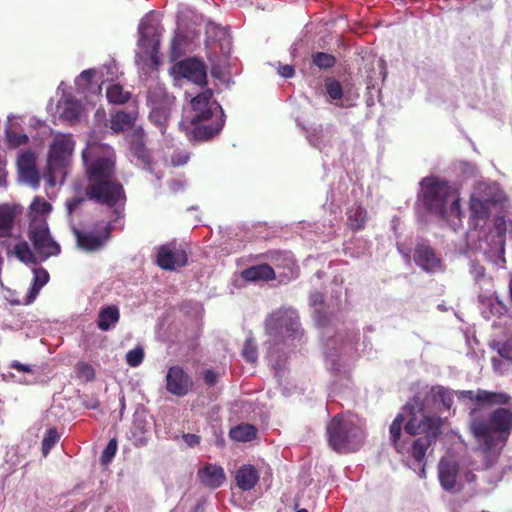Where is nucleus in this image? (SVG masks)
Masks as SVG:
<instances>
[{"mask_svg": "<svg viewBox=\"0 0 512 512\" xmlns=\"http://www.w3.org/2000/svg\"><path fill=\"white\" fill-rule=\"evenodd\" d=\"M311 300L314 304H322L323 303V295L319 292L314 293L311 296Z\"/></svg>", "mask_w": 512, "mask_h": 512, "instance_id": "680f3d73", "label": "nucleus"}, {"mask_svg": "<svg viewBox=\"0 0 512 512\" xmlns=\"http://www.w3.org/2000/svg\"><path fill=\"white\" fill-rule=\"evenodd\" d=\"M499 480H500V476H499V475H497V476H496V478H495V480L488 479V482H489V483H493V482H496V481H499Z\"/></svg>", "mask_w": 512, "mask_h": 512, "instance_id": "69168bd1", "label": "nucleus"}, {"mask_svg": "<svg viewBox=\"0 0 512 512\" xmlns=\"http://www.w3.org/2000/svg\"><path fill=\"white\" fill-rule=\"evenodd\" d=\"M155 262L163 270L174 271L187 265L188 254L182 245L172 241L157 248Z\"/></svg>", "mask_w": 512, "mask_h": 512, "instance_id": "9b49d317", "label": "nucleus"}, {"mask_svg": "<svg viewBox=\"0 0 512 512\" xmlns=\"http://www.w3.org/2000/svg\"><path fill=\"white\" fill-rule=\"evenodd\" d=\"M421 199L425 208L442 219L448 216L447 203L453 197L455 189L446 181H442L435 177H425L420 182Z\"/></svg>", "mask_w": 512, "mask_h": 512, "instance_id": "39448f33", "label": "nucleus"}, {"mask_svg": "<svg viewBox=\"0 0 512 512\" xmlns=\"http://www.w3.org/2000/svg\"><path fill=\"white\" fill-rule=\"evenodd\" d=\"M241 277L247 282H268L276 279V273L272 266L267 263H263L244 269L241 272Z\"/></svg>", "mask_w": 512, "mask_h": 512, "instance_id": "4be33fe9", "label": "nucleus"}, {"mask_svg": "<svg viewBox=\"0 0 512 512\" xmlns=\"http://www.w3.org/2000/svg\"><path fill=\"white\" fill-rule=\"evenodd\" d=\"M264 258L270 261L278 270L279 276L291 280L297 276L298 267L291 252L271 250L264 254Z\"/></svg>", "mask_w": 512, "mask_h": 512, "instance_id": "2eb2a0df", "label": "nucleus"}, {"mask_svg": "<svg viewBox=\"0 0 512 512\" xmlns=\"http://www.w3.org/2000/svg\"><path fill=\"white\" fill-rule=\"evenodd\" d=\"M278 327L284 329L289 334L298 332L299 329V318L293 313H284L277 318Z\"/></svg>", "mask_w": 512, "mask_h": 512, "instance_id": "c9c22d12", "label": "nucleus"}, {"mask_svg": "<svg viewBox=\"0 0 512 512\" xmlns=\"http://www.w3.org/2000/svg\"><path fill=\"white\" fill-rule=\"evenodd\" d=\"M212 97L213 91L206 89L191 100L190 115L182 121L190 141H209L223 129L225 115L220 105H217L220 115L212 119Z\"/></svg>", "mask_w": 512, "mask_h": 512, "instance_id": "7ed1b4c3", "label": "nucleus"}, {"mask_svg": "<svg viewBox=\"0 0 512 512\" xmlns=\"http://www.w3.org/2000/svg\"><path fill=\"white\" fill-rule=\"evenodd\" d=\"M405 412L408 413L409 419L407 420L404 430L411 436L422 435L426 439L436 442L442 434V427L444 419L437 415L428 414L425 412H418L417 409L408 407V403L404 406Z\"/></svg>", "mask_w": 512, "mask_h": 512, "instance_id": "423d86ee", "label": "nucleus"}, {"mask_svg": "<svg viewBox=\"0 0 512 512\" xmlns=\"http://www.w3.org/2000/svg\"><path fill=\"white\" fill-rule=\"evenodd\" d=\"M478 2H479V0H473L472 3L474 5H479L482 11H489L494 6L493 0H485V4L484 5H480Z\"/></svg>", "mask_w": 512, "mask_h": 512, "instance_id": "052dcab7", "label": "nucleus"}, {"mask_svg": "<svg viewBox=\"0 0 512 512\" xmlns=\"http://www.w3.org/2000/svg\"><path fill=\"white\" fill-rule=\"evenodd\" d=\"M60 436L56 428L47 430L42 441V453L47 456L55 444L59 441Z\"/></svg>", "mask_w": 512, "mask_h": 512, "instance_id": "a19ab883", "label": "nucleus"}, {"mask_svg": "<svg viewBox=\"0 0 512 512\" xmlns=\"http://www.w3.org/2000/svg\"><path fill=\"white\" fill-rule=\"evenodd\" d=\"M115 216L113 215V220ZM112 223H115L114 221H110L109 223H106L98 228V234H95L93 232H82V231H75L76 239H77V245L89 252L97 251L101 249L105 243L111 238V233L113 230Z\"/></svg>", "mask_w": 512, "mask_h": 512, "instance_id": "ddd939ff", "label": "nucleus"}, {"mask_svg": "<svg viewBox=\"0 0 512 512\" xmlns=\"http://www.w3.org/2000/svg\"><path fill=\"white\" fill-rule=\"evenodd\" d=\"M147 99L152 106H163L171 104L172 102L171 97L167 94L165 89L160 86L149 89Z\"/></svg>", "mask_w": 512, "mask_h": 512, "instance_id": "72a5a7b5", "label": "nucleus"}, {"mask_svg": "<svg viewBox=\"0 0 512 512\" xmlns=\"http://www.w3.org/2000/svg\"><path fill=\"white\" fill-rule=\"evenodd\" d=\"M471 218L475 221L486 220L490 216L489 203L486 200L471 197L469 202Z\"/></svg>", "mask_w": 512, "mask_h": 512, "instance_id": "473e14b6", "label": "nucleus"}, {"mask_svg": "<svg viewBox=\"0 0 512 512\" xmlns=\"http://www.w3.org/2000/svg\"><path fill=\"white\" fill-rule=\"evenodd\" d=\"M81 106L75 99H66L63 102L61 115L67 120H76L80 115Z\"/></svg>", "mask_w": 512, "mask_h": 512, "instance_id": "4c0bfd02", "label": "nucleus"}, {"mask_svg": "<svg viewBox=\"0 0 512 512\" xmlns=\"http://www.w3.org/2000/svg\"><path fill=\"white\" fill-rule=\"evenodd\" d=\"M190 160V153L181 148H176L170 155H167L164 159L165 165L172 167L184 166Z\"/></svg>", "mask_w": 512, "mask_h": 512, "instance_id": "f704fd0d", "label": "nucleus"}, {"mask_svg": "<svg viewBox=\"0 0 512 512\" xmlns=\"http://www.w3.org/2000/svg\"><path fill=\"white\" fill-rule=\"evenodd\" d=\"M182 438H183L184 442L189 447H194V446L198 445L200 443V440H201L200 436H198L196 434H192V433L183 434Z\"/></svg>", "mask_w": 512, "mask_h": 512, "instance_id": "5fc2aeb1", "label": "nucleus"}, {"mask_svg": "<svg viewBox=\"0 0 512 512\" xmlns=\"http://www.w3.org/2000/svg\"><path fill=\"white\" fill-rule=\"evenodd\" d=\"M229 436L234 441L249 442L256 438L257 429L251 424H240L230 430Z\"/></svg>", "mask_w": 512, "mask_h": 512, "instance_id": "2f4dec72", "label": "nucleus"}, {"mask_svg": "<svg viewBox=\"0 0 512 512\" xmlns=\"http://www.w3.org/2000/svg\"><path fill=\"white\" fill-rule=\"evenodd\" d=\"M404 422V416L403 414H398L394 420L392 421L390 427H389V433H390V440L395 448V450L403 451L406 450L405 446L403 444L406 440H401V434H402V426Z\"/></svg>", "mask_w": 512, "mask_h": 512, "instance_id": "c756f323", "label": "nucleus"}, {"mask_svg": "<svg viewBox=\"0 0 512 512\" xmlns=\"http://www.w3.org/2000/svg\"><path fill=\"white\" fill-rule=\"evenodd\" d=\"M450 200H451V204H450V207H449V214L451 216L456 217V218H461L462 211H461V206H460V199L456 195V192L453 194V197H451L449 199V201Z\"/></svg>", "mask_w": 512, "mask_h": 512, "instance_id": "09e8293b", "label": "nucleus"}, {"mask_svg": "<svg viewBox=\"0 0 512 512\" xmlns=\"http://www.w3.org/2000/svg\"><path fill=\"white\" fill-rule=\"evenodd\" d=\"M83 201L82 198L76 197L67 203V209L71 214Z\"/></svg>", "mask_w": 512, "mask_h": 512, "instance_id": "13d9d810", "label": "nucleus"}, {"mask_svg": "<svg viewBox=\"0 0 512 512\" xmlns=\"http://www.w3.org/2000/svg\"><path fill=\"white\" fill-rule=\"evenodd\" d=\"M116 451H117V441H116V439H111L101 454V457H100L101 464L108 465L114 458Z\"/></svg>", "mask_w": 512, "mask_h": 512, "instance_id": "49530a36", "label": "nucleus"}, {"mask_svg": "<svg viewBox=\"0 0 512 512\" xmlns=\"http://www.w3.org/2000/svg\"><path fill=\"white\" fill-rule=\"evenodd\" d=\"M17 210L10 204H0V237L9 236L16 219Z\"/></svg>", "mask_w": 512, "mask_h": 512, "instance_id": "a878e982", "label": "nucleus"}, {"mask_svg": "<svg viewBox=\"0 0 512 512\" xmlns=\"http://www.w3.org/2000/svg\"><path fill=\"white\" fill-rule=\"evenodd\" d=\"M86 165L88 184L86 197L97 204L113 208L117 222L124 217L126 194L123 185L116 178V154L114 149L102 143H93L82 152Z\"/></svg>", "mask_w": 512, "mask_h": 512, "instance_id": "f03ea898", "label": "nucleus"}, {"mask_svg": "<svg viewBox=\"0 0 512 512\" xmlns=\"http://www.w3.org/2000/svg\"><path fill=\"white\" fill-rule=\"evenodd\" d=\"M459 466L456 461L449 458H442L438 464V477L441 486L451 491L456 486Z\"/></svg>", "mask_w": 512, "mask_h": 512, "instance_id": "aec40b11", "label": "nucleus"}, {"mask_svg": "<svg viewBox=\"0 0 512 512\" xmlns=\"http://www.w3.org/2000/svg\"><path fill=\"white\" fill-rule=\"evenodd\" d=\"M10 368H13V369L18 370L19 372H25V373H30L32 371L30 365L22 364L18 361H13L10 364Z\"/></svg>", "mask_w": 512, "mask_h": 512, "instance_id": "4d7b16f0", "label": "nucleus"}, {"mask_svg": "<svg viewBox=\"0 0 512 512\" xmlns=\"http://www.w3.org/2000/svg\"><path fill=\"white\" fill-rule=\"evenodd\" d=\"M32 209L35 210L36 212L38 213H48L50 212L52 206L49 202L43 200V199H40V198H36L33 203H32Z\"/></svg>", "mask_w": 512, "mask_h": 512, "instance_id": "3c124183", "label": "nucleus"}, {"mask_svg": "<svg viewBox=\"0 0 512 512\" xmlns=\"http://www.w3.org/2000/svg\"><path fill=\"white\" fill-rule=\"evenodd\" d=\"M192 51V38L185 31L177 30L169 44V60L179 61L182 56Z\"/></svg>", "mask_w": 512, "mask_h": 512, "instance_id": "6ab92c4d", "label": "nucleus"}, {"mask_svg": "<svg viewBox=\"0 0 512 512\" xmlns=\"http://www.w3.org/2000/svg\"><path fill=\"white\" fill-rule=\"evenodd\" d=\"M346 216L347 226L353 232H358L365 228L368 220V214L367 210L363 206L359 204H353L347 209Z\"/></svg>", "mask_w": 512, "mask_h": 512, "instance_id": "393cba45", "label": "nucleus"}, {"mask_svg": "<svg viewBox=\"0 0 512 512\" xmlns=\"http://www.w3.org/2000/svg\"><path fill=\"white\" fill-rule=\"evenodd\" d=\"M218 378V373L211 369L205 370L203 372V381L209 387L215 386L218 382Z\"/></svg>", "mask_w": 512, "mask_h": 512, "instance_id": "603ef678", "label": "nucleus"}, {"mask_svg": "<svg viewBox=\"0 0 512 512\" xmlns=\"http://www.w3.org/2000/svg\"><path fill=\"white\" fill-rule=\"evenodd\" d=\"M242 356L243 358L250 362L255 363L258 359V351H257V345L253 339H247L244 342L243 349H242Z\"/></svg>", "mask_w": 512, "mask_h": 512, "instance_id": "79ce46f5", "label": "nucleus"}, {"mask_svg": "<svg viewBox=\"0 0 512 512\" xmlns=\"http://www.w3.org/2000/svg\"><path fill=\"white\" fill-rule=\"evenodd\" d=\"M49 281V274L44 268H37L34 270V278H33V284L29 288L26 297L23 301H13L12 304L14 305H29L34 302V300L37 298L40 290L42 287H44L47 282Z\"/></svg>", "mask_w": 512, "mask_h": 512, "instance_id": "b1692460", "label": "nucleus"}, {"mask_svg": "<svg viewBox=\"0 0 512 512\" xmlns=\"http://www.w3.org/2000/svg\"><path fill=\"white\" fill-rule=\"evenodd\" d=\"M499 354L508 360H512V339L506 341L499 349Z\"/></svg>", "mask_w": 512, "mask_h": 512, "instance_id": "864d4df0", "label": "nucleus"}, {"mask_svg": "<svg viewBox=\"0 0 512 512\" xmlns=\"http://www.w3.org/2000/svg\"><path fill=\"white\" fill-rule=\"evenodd\" d=\"M106 98L110 104L123 105L131 98V93L125 91L118 83L110 84L106 89Z\"/></svg>", "mask_w": 512, "mask_h": 512, "instance_id": "7c9ffc66", "label": "nucleus"}, {"mask_svg": "<svg viewBox=\"0 0 512 512\" xmlns=\"http://www.w3.org/2000/svg\"><path fill=\"white\" fill-rule=\"evenodd\" d=\"M329 446L337 453L355 452L363 443L365 433L353 417L337 414L327 424Z\"/></svg>", "mask_w": 512, "mask_h": 512, "instance_id": "20e7f679", "label": "nucleus"}, {"mask_svg": "<svg viewBox=\"0 0 512 512\" xmlns=\"http://www.w3.org/2000/svg\"><path fill=\"white\" fill-rule=\"evenodd\" d=\"M137 114L134 112L117 111L111 116L110 128L116 132H122L134 125Z\"/></svg>", "mask_w": 512, "mask_h": 512, "instance_id": "cd10ccee", "label": "nucleus"}, {"mask_svg": "<svg viewBox=\"0 0 512 512\" xmlns=\"http://www.w3.org/2000/svg\"><path fill=\"white\" fill-rule=\"evenodd\" d=\"M170 105L171 104L163 106H152L149 114L150 121L160 129L162 135H165L166 128L168 126L170 118Z\"/></svg>", "mask_w": 512, "mask_h": 512, "instance_id": "c85d7f7f", "label": "nucleus"}, {"mask_svg": "<svg viewBox=\"0 0 512 512\" xmlns=\"http://www.w3.org/2000/svg\"><path fill=\"white\" fill-rule=\"evenodd\" d=\"M509 293H510V298L512 300V279L509 282Z\"/></svg>", "mask_w": 512, "mask_h": 512, "instance_id": "0e129e2a", "label": "nucleus"}, {"mask_svg": "<svg viewBox=\"0 0 512 512\" xmlns=\"http://www.w3.org/2000/svg\"><path fill=\"white\" fill-rule=\"evenodd\" d=\"M162 30L163 28L154 16L144 17L139 24L140 46H152L153 54H157Z\"/></svg>", "mask_w": 512, "mask_h": 512, "instance_id": "4468645a", "label": "nucleus"}, {"mask_svg": "<svg viewBox=\"0 0 512 512\" xmlns=\"http://www.w3.org/2000/svg\"><path fill=\"white\" fill-rule=\"evenodd\" d=\"M16 257L24 263H36L35 256L25 241H20L14 246Z\"/></svg>", "mask_w": 512, "mask_h": 512, "instance_id": "58836bf2", "label": "nucleus"}, {"mask_svg": "<svg viewBox=\"0 0 512 512\" xmlns=\"http://www.w3.org/2000/svg\"><path fill=\"white\" fill-rule=\"evenodd\" d=\"M35 161L36 158L34 152L30 150L24 151L18 159L19 170H25L29 167L36 166Z\"/></svg>", "mask_w": 512, "mask_h": 512, "instance_id": "de8ad7c7", "label": "nucleus"}, {"mask_svg": "<svg viewBox=\"0 0 512 512\" xmlns=\"http://www.w3.org/2000/svg\"><path fill=\"white\" fill-rule=\"evenodd\" d=\"M22 176L27 179L29 182H31L32 184L34 185H38L39 184V173L36 169V166L34 167H29L25 170H20Z\"/></svg>", "mask_w": 512, "mask_h": 512, "instance_id": "8fccbe9b", "label": "nucleus"}, {"mask_svg": "<svg viewBox=\"0 0 512 512\" xmlns=\"http://www.w3.org/2000/svg\"><path fill=\"white\" fill-rule=\"evenodd\" d=\"M6 139L11 147H19L28 143L29 138L26 134L17 133L12 130L6 131Z\"/></svg>", "mask_w": 512, "mask_h": 512, "instance_id": "a18cd8bd", "label": "nucleus"}, {"mask_svg": "<svg viewBox=\"0 0 512 512\" xmlns=\"http://www.w3.org/2000/svg\"><path fill=\"white\" fill-rule=\"evenodd\" d=\"M95 75V71L92 69L84 70L79 75L80 79L85 80L87 83H90Z\"/></svg>", "mask_w": 512, "mask_h": 512, "instance_id": "bf43d9fd", "label": "nucleus"}, {"mask_svg": "<svg viewBox=\"0 0 512 512\" xmlns=\"http://www.w3.org/2000/svg\"><path fill=\"white\" fill-rule=\"evenodd\" d=\"M130 150L144 165L152 162L149 149L146 147L145 132L141 127L135 128L128 136Z\"/></svg>", "mask_w": 512, "mask_h": 512, "instance_id": "f3484780", "label": "nucleus"}, {"mask_svg": "<svg viewBox=\"0 0 512 512\" xmlns=\"http://www.w3.org/2000/svg\"><path fill=\"white\" fill-rule=\"evenodd\" d=\"M144 360V350L141 347L129 350L126 354V362L130 367L139 366Z\"/></svg>", "mask_w": 512, "mask_h": 512, "instance_id": "c03bdc74", "label": "nucleus"}, {"mask_svg": "<svg viewBox=\"0 0 512 512\" xmlns=\"http://www.w3.org/2000/svg\"><path fill=\"white\" fill-rule=\"evenodd\" d=\"M76 373L78 378L85 379L86 381H92L95 378V370L87 362H78L76 364Z\"/></svg>", "mask_w": 512, "mask_h": 512, "instance_id": "37998d69", "label": "nucleus"}, {"mask_svg": "<svg viewBox=\"0 0 512 512\" xmlns=\"http://www.w3.org/2000/svg\"><path fill=\"white\" fill-rule=\"evenodd\" d=\"M28 237L41 260H46L60 253V246L52 239L48 225L44 220L31 222Z\"/></svg>", "mask_w": 512, "mask_h": 512, "instance_id": "0eeeda50", "label": "nucleus"}, {"mask_svg": "<svg viewBox=\"0 0 512 512\" xmlns=\"http://www.w3.org/2000/svg\"><path fill=\"white\" fill-rule=\"evenodd\" d=\"M197 476L202 485L210 489L219 488L225 481L226 476L221 466L206 463L197 472Z\"/></svg>", "mask_w": 512, "mask_h": 512, "instance_id": "a211bd4d", "label": "nucleus"}, {"mask_svg": "<svg viewBox=\"0 0 512 512\" xmlns=\"http://www.w3.org/2000/svg\"><path fill=\"white\" fill-rule=\"evenodd\" d=\"M74 150V141L68 135L56 136L52 142L48 155L47 168L52 175L57 171L63 170Z\"/></svg>", "mask_w": 512, "mask_h": 512, "instance_id": "9d476101", "label": "nucleus"}, {"mask_svg": "<svg viewBox=\"0 0 512 512\" xmlns=\"http://www.w3.org/2000/svg\"><path fill=\"white\" fill-rule=\"evenodd\" d=\"M120 312L117 306L102 307L99 311L97 326L102 331H108L119 322Z\"/></svg>", "mask_w": 512, "mask_h": 512, "instance_id": "bb28decb", "label": "nucleus"}, {"mask_svg": "<svg viewBox=\"0 0 512 512\" xmlns=\"http://www.w3.org/2000/svg\"><path fill=\"white\" fill-rule=\"evenodd\" d=\"M278 73L284 78H292L295 75V69L292 65L285 64L279 67Z\"/></svg>", "mask_w": 512, "mask_h": 512, "instance_id": "6e6d98bb", "label": "nucleus"}, {"mask_svg": "<svg viewBox=\"0 0 512 512\" xmlns=\"http://www.w3.org/2000/svg\"><path fill=\"white\" fill-rule=\"evenodd\" d=\"M414 262L427 272H435L441 268V259L435 249L425 243H418L414 249Z\"/></svg>", "mask_w": 512, "mask_h": 512, "instance_id": "dca6fc26", "label": "nucleus"}, {"mask_svg": "<svg viewBox=\"0 0 512 512\" xmlns=\"http://www.w3.org/2000/svg\"><path fill=\"white\" fill-rule=\"evenodd\" d=\"M260 478L259 472L254 465L246 464L241 466L235 474L237 487L242 491L253 489Z\"/></svg>", "mask_w": 512, "mask_h": 512, "instance_id": "412c9836", "label": "nucleus"}, {"mask_svg": "<svg viewBox=\"0 0 512 512\" xmlns=\"http://www.w3.org/2000/svg\"><path fill=\"white\" fill-rule=\"evenodd\" d=\"M296 512H308V511H307V509H304V508H303V509H299V510H297Z\"/></svg>", "mask_w": 512, "mask_h": 512, "instance_id": "338daca9", "label": "nucleus"}, {"mask_svg": "<svg viewBox=\"0 0 512 512\" xmlns=\"http://www.w3.org/2000/svg\"><path fill=\"white\" fill-rule=\"evenodd\" d=\"M434 443L435 442L420 436L412 442L406 440L403 444L406 450L398 451V453L402 455H409L415 462L420 464L424 460L428 448Z\"/></svg>", "mask_w": 512, "mask_h": 512, "instance_id": "5701e85b", "label": "nucleus"}, {"mask_svg": "<svg viewBox=\"0 0 512 512\" xmlns=\"http://www.w3.org/2000/svg\"><path fill=\"white\" fill-rule=\"evenodd\" d=\"M438 400L446 410H449L454 402L452 393L443 386L431 387L429 390L418 392L408 402V407L417 409L418 412L428 411Z\"/></svg>", "mask_w": 512, "mask_h": 512, "instance_id": "1a4fd4ad", "label": "nucleus"}, {"mask_svg": "<svg viewBox=\"0 0 512 512\" xmlns=\"http://www.w3.org/2000/svg\"><path fill=\"white\" fill-rule=\"evenodd\" d=\"M464 478L468 483H471L476 480V475L472 471H468L464 474Z\"/></svg>", "mask_w": 512, "mask_h": 512, "instance_id": "e2e57ef3", "label": "nucleus"}, {"mask_svg": "<svg viewBox=\"0 0 512 512\" xmlns=\"http://www.w3.org/2000/svg\"><path fill=\"white\" fill-rule=\"evenodd\" d=\"M324 86H325L326 93L328 94V96L331 100L335 101V100L342 99L343 88H342L341 83L338 80H336L332 77H328L325 79Z\"/></svg>", "mask_w": 512, "mask_h": 512, "instance_id": "ea45409f", "label": "nucleus"}, {"mask_svg": "<svg viewBox=\"0 0 512 512\" xmlns=\"http://www.w3.org/2000/svg\"><path fill=\"white\" fill-rule=\"evenodd\" d=\"M192 376L181 365H172L165 376L166 391L176 397L182 398L194 390Z\"/></svg>", "mask_w": 512, "mask_h": 512, "instance_id": "f8f14e48", "label": "nucleus"}, {"mask_svg": "<svg viewBox=\"0 0 512 512\" xmlns=\"http://www.w3.org/2000/svg\"><path fill=\"white\" fill-rule=\"evenodd\" d=\"M460 399L473 404L469 430L476 441L475 452L484 470L492 469L512 433V397L485 389L463 390Z\"/></svg>", "mask_w": 512, "mask_h": 512, "instance_id": "f257e3e1", "label": "nucleus"}, {"mask_svg": "<svg viewBox=\"0 0 512 512\" xmlns=\"http://www.w3.org/2000/svg\"><path fill=\"white\" fill-rule=\"evenodd\" d=\"M312 64L319 69H330L335 66L337 59L334 55L325 52H315L311 56Z\"/></svg>", "mask_w": 512, "mask_h": 512, "instance_id": "e433bc0d", "label": "nucleus"}, {"mask_svg": "<svg viewBox=\"0 0 512 512\" xmlns=\"http://www.w3.org/2000/svg\"><path fill=\"white\" fill-rule=\"evenodd\" d=\"M170 70L175 79H186L201 87L207 85V66L198 57L176 61Z\"/></svg>", "mask_w": 512, "mask_h": 512, "instance_id": "6e6552de", "label": "nucleus"}]
</instances>
